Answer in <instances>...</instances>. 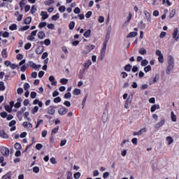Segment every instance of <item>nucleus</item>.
I'll list each match as a JSON object with an SVG mask.
<instances>
[{"mask_svg": "<svg viewBox=\"0 0 179 179\" xmlns=\"http://www.w3.org/2000/svg\"><path fill=\"white\" fill-rule=\"evenodd\" d=\"M174 69V57L173 56L169 55L168 57V66L166 67V73L167 75H170L171 73V71Z\"/></svg>", "mask_w": 179, "mask_h": 179, "instance_id": "f257e3e1", "label": "nucleus"}, {"mask_svg": "<svg viewBox=\"0 0 179 179\" xmlns=\"http://www.w3.org/2000/svg\"><path fill=\"white\" fill-rule=\"evenodd\" d=\"M1 153L3 155V156H5L6 157H9V148L6 147H1L0 148Z\"/></svg>", "mask_w": 179, "mask_h": 179, "instance_id": "f03ea898", "label": "nucleus"}, {"mask_svg": "<svg viewBox=\"0 0 179 179\" xmlns=\"http://www.w3.org/2000/svg\"><path fill=\"white\" fill-rule=\"evenodd\" d=\"M173 38L175 40V41H178L179 38V30L178 28H175L173 30V32L172 34Z\"/></svg>", "mask_w": 179, "mask_h": 179, "instance_id": "7ed1b4c3", "label": "nucleus"}, {"mask_svg": "<svg viewBox=\"0 0 179 179\" xmlns=\"http://www.w3.org/2000/svg\"><path fill=\"white\" fill-rule=\"evenodd\" d=\"M58 113L59 115H65L68 113V108L62 106V108L58 109Z\"/></svg>", "mask_w": 179, "mask_h": 179, "instance_id": "20e7f679", "label": "nucleus"}, {"mask_svg": "<svg viewBox=\"0 0 179 179\" xmlns=\"http://www.w3.org/2000/svg\"><path fill=\"white\" fill-rule=\"evenodd\" d=\"M94 45H87L85 46V54H88V52H90L91 51H93L94 50Z\"/></svg>", "mask_w": 179, "mask_h": 179, "instance_id": "39448f33", "label": "nucleus"}, {"mask_svg": "<svg viewBox=\"0 0 179 179\" xmlns=\"http://www.w3.org/2000/svg\"><path fill=\"white\" fill-rule=\"evenodd\" d=\"M107 50V45L103 44V47L101 50V59H103L106 55V50Z\"/></svg>", "mask_w": 179, "mask_h": 179, "instance_id": "423d86ee", "label": "nucleus"}, {"mask_svg": "<svg viewBox=\"0 0 179 179\" xmlns=\"http://www.w3.org/2000/svg\"><path fill=\"white\" fill-rule=\"evenodd\" d=\"M55 108H57L56 106H50L48 108V113L50 114V115H54V114H55Z\"/></svg>", "mask_w": 179, "mask_h": 179, "instance_id": "0eeeda50", "label": "nucleus"}, {"mask_svg": "<svg viewBox=\"0 0 179 179\" xmlns=\"http://www.w3.org/2000/svg\"><path fill=\"white\" fill-rule=\"evenodd\" d=\"M36 54L39 55L40 54H43L44 52V46H38L35 50Z\"/></svg>", "mask_w": 179, "mask_h": 179, "instance_id": "6e6552de", "label": "nucleus"}, {"mask_svg": "<svg viewBox=\"0 0 179 179\" xmlns=\"http://www.w3.org/2000/svg\"><path fill=\"white\" fill-rule=\"evenodd\" d=\"M0 137L3 138V139L9 138V136H8V134H6V131H5V130L0 131Z\"/></svg>", "mask_w": 179, "mask_h": 179, "instance_id": "1a4fd4ad", "label": "nucleus"}, {"mask_svg": "<svg viewBox=\"0 0 179 179\" xmlns=\"http://www.w3.org/2000/svg\"><path fill=\"white\" fill-rule=\"evenodd\" d=\"M166 122V120L162 118L161 121L155 124V128L159 129L161 127H163V124Z\"/></svg>", "mask_w": 179, "mask_h": 179, "instance_id": "9d476101", "label": "nucleus"}, {"mask_svg": "<svg viewBox=\"0 0 179 179\" xmlns=\"http://www.w3.org/2000/svg\"><path fill=\"white\" fill-rule=\"evenodd\" d=\"M144 15H145L146 20L148 22H151L152 17L150 16V13H149L148 10H144Z\"/></svg>", "mask_w": 179, "mask_h": 179, "instance_id": "9b49d317", "label": "nucleus"}, {"mask_svg": "<svg viewBox=\"0 0 179 179\" xmlns=\"http://www.w3.org/2000/svg\"><path fill=\"white\" fill-rule=\"evenodd\" d=\"M1 179H12V171H8L1 177Z\"/></svg>", "mask_w": 179, "mask_h": 179, "instance_id": "f8f14e48", "label": "nucleus"}, {"mask_svg": "<svg viewBox=\"0 0 179 179\" xmlns=\"http://www.w3.org/2000/svg\"><path fill=\"white\" fill-rule=\"evenodd\" d=\"M143 132H146V128H143L137 132H134L133 135H134V136H136V135L137 136L142 135V134H143Z\"/></svg>", "mask_w": 179, "mask_h": 179, "instance_id": "ddd939ff", "label": "nucleus"}, {"mask_svg": "<svg viewBox=\"0 0 179 179\" xmlns=\"http://www.w3.org/2000/svg\"><path fill=\"white\" fill-rule=\"evenodd\" d=\"M41 20H45V19H48V13L47 11H41Z\"/></svg>", "mask_w": 179, "mask_h": 179, "instance_id": "4468645a", "label": "nucleus"}, {"mask_svg": "<svg viewBox=\"0 0 179 179\" xmlns=\"http://www.w3.org/2000/svg\"><path fill=\"white\" fill-rule=\"evenodd\" d=\"M49 80L51 82L52 86H57V81L55 80V77L50 76L49 77Z\"/></svg>", "mask_w": 179, "mask_h": 179, "instance_id": "2eb2a0df", "label": "nucleus"}, {"mask_svg": "<svg viewBox=\"0 0 179 179\" xmlns=\"http://www.w3.org/2000/svg\"><path fill=\"white\" fill-rule=\"evenodd\" d=\"M38 37L40 38V40H43L45 38V33H44V31H40L38 33Z\"/></svg>", "mask_w": 179, "mask_h": 179, "instance_id": "dca6fc26", "label": "nucleus"}, {"mask_svg": "<svg viewBox=\"0 0 179 179\" xmlns=\"http://www.w3.org/2000/svg\"><path fill=\"white\" fill-rule=\"evenodd\" d=\"M171 118L173 122H177V115H176L174 114V112H173V111L171 112Z\"/></svg>", "mask_w": 179, "mask_h": 179, "instance_id": "f3484780", "label": "nucleus"}, {"mask_svg": "<svg viewBox=\"0 0 179 179\" xmlns=\"http://www.w3.org/2000/svg\"><path fill=\"white\" fill-rule=\"evenodd\" d=\"M1 57L3 58H8V50L6 49H3L1 51Z\"/></svg>", "mask_w": 179, "mask_h": 179, "instance_id": "a211bd4d", "label": "nucleus"}, {"mask_svg": "<svg viewBox=\"0 0 179 179\" xmlns=\"http://www.w3.org/2000/svg\"><path fill=\"white\" fill-rule=\"evenodd\" d=\"M29 65L33 69H36V70L37 69V64H36L33 61H29Z\"/></svg>", "mask_w": 179, "mask_h": 179, "instance_id": "6ab92c4d", "label": "nucleus"}, {"mask_svg": "<svg viewBox=\"0 0 179 179\" xmlns=\"http://www.w3.org/2000/svg\"><path fill=\"white\" fill-rule=\"evenodd\" d=\"M24 24H30V23H31V17H27L24 20Z\"/></svg>", "mask_w": 179, "mask_h": 179, "instance_id": "aec40b11", "label": "nucleus"}, {"mask_svg": "<svg viewBox=\"0 0 179 179\" xmlns=\"http://www.w3.org/2000/svg\"><path fill=\"white\" fill-rule=\"evenodd\" d=\"M136 36H138V32L136 31H132L130 32L128 36H127V38H129L131 37H136Z\"/></svg>", "mask_w": 179, "mask_h": 179, "instance_id": "412c9836", "label": "nucleus"}, {"mask_svg": "<svg viewBox=\"0 0 179 179\" xmlns=\"http://www.w3.org/2000/svg\"><path fill=\"white\" fill-rule=\"evenodd\" d=\"M6 89V87H5V83L3 81H0V91L3 92Z\"/></svg>", "mask_w": 179, "mask_h": 179, "instance_id": "4be33fe9", "label": "nucleus"}, {"mask_svg": "<svg viewBox=\"0 0 179 179\" xmlns=\"http://www.w3.org/2000/svg\"><path fill=\"white\" fill-rule=\"evenodd\" d=\"M14 148L15 149H16V150H20V149H22V144H20V143H15L14 145Z\"/></svg>", "mask_w": 179, "mask_h": 179, "instance_id": "5701e85b", "label": "nucleus"}, {"mask_svg": "<svg viewBox=\"0 0 179 179\" xmlns=\"http://www.w3.org/2000/svg\"><path fill=\"white\" fill-rule=\"evenodd\" d=\"M131 69H132V66L131 64H127L124 66V71H126V72H130Z\"/></svg>", "mask_w": 179, "mask_h": 179, "instance_id": "b1692460", "label": "nucleus"}, {"mask_svg": "<svg viewBox=\"0 0 179 179\" xmlns=\"http://www.w3.org/2000/svg\"><path fill=\"white\" fill-rule=\"evenodd\" d=\"M92 34V31L90 29L87 30L85 33H84V37H85L86 38L90 37V34Z\"/></svg>", "mask_w": 179, "mask_h": 179, "instance_id": "393cba45", "label": "nucleus"}, {"mask_svg": "<svg viewBox=\"0 0 179 179\" xmlns=\"http://www.w3.org/2000/svg\"><path fill=\"white\" fill-rule=\"evenodd\" d=\"M9 30L13 31V30H17V25L16 24H13L9 27Z\"/></svg>", "mask_w": 179, "mask_h": 179, "instance_id": "a878e982", "label": "nucleus"}, {"mask_svg": "<svg viewBox=\"0 0 179 179\" xmlns=\"http://www.w3.org/2000/svg\"><path fill=\"white\" fill-rule=\"evenodd\" d=\"M69 29L70 30H73V29H75V22H70V23L69 24Z\"/></svg>", "mask_w": 179, "mask_h": 179, "instance_id": "bb28decb", "label": "nucleus"}, {"mask_svg": "<svg viewBox=\"0 0 179 179\" xmlns=\"http://www.w3.org/2000/svg\"><path fill=\"white\" fill-rule=\"evenodd\" d=\"M166 141L168 142V145H171L173 142H174V139L171 136H167L166 137Z\"/></svg>", "mask_w": 179, "mask_h": 179, "instance_id": "cd10ccee", "label": "nucleus"}, {"mask_svg": "<svg viewBox=\"0 0 179 179\" xmlns=\"http://www.w3.org/2000/svg\"><path fill=\"white\" fill-rule=\"evenodd\" d=\"M73 94H75V96H79V94H80V90L78 88L74 89Z\"/></svg>", "mask_w": 179, "mask_h": 179, "instance_id": "c85d7f7f", "label": "nucleus"}, {"mask_svg": "<svg viewBox=\"0 0 179 179\" xmlns=\"http://www.w3.org/2000/svg\"><path fill=\"white\" fill-rule=\"evenodd\" d=\"M139 54H141V55H145V54H146V49L142 48H140L138 50Z\"/></svg>", "mask_w": 179, "mask_h": 179, "instance_id": "c756f323", "label": "nucleus"}, {"mask_svg": "<svg viewBox=\"0 0 179 179\" xmlns=\"http://www.w3.org/2000/svg\"><path fill=\"white\" fill-rule=\"evenodd\" d=\"M4 108L6 111H8V113H12V107H10L9 105L5 106Z\"/></svg>", "mask_w": 179, "mask_h": 179, "instance_id": "7c9ffc66", "label": "nucleus"}, {"mask_svg": "<svg viewBox=\"0 0 179 179\" xmlns=\"http://www.w3.org/2000/svg\"><path fill=\"white\" fill-rule=\"evenodd\" d=\"M47 26V22H40L38 27H39V29H43V27H45Z\"/></svg>", "mask_w": 179, "mask_h": 179, "instance_id": "2f4dec72", "label": "nucleus"}, {"mask_svg": "<svg viewBox=\"0 0 179 179\" xmlns=\"http://www.w3.org/2000/svg\"><path fill=\"white\" fill-rule=\"evenodd\" d=\"M158 61L160 64H163V62H164V57H163V55L158 57Z\"/></svg>", "mask_w": 179, "mask_h": 179, "instance_id": "473e14b6", "label": "nucleus"}, {"mask_svg": "<svg viewBox=\"0 0 179 179\" xmlns=\"http://www.w3.org/2000/svg\"><path fill=\"white\" fill-rule=\"evenodd\" d=\"M58 19H59V13H58L52 16V20H58Z\"/></svg>", "mask_w": 179, "mask_h": 179, "instance_id": "72a5a7b5", "label": "nucleus"}, {"mask_svg": "<svg viewBox=\"0 0 179 179\" xmlns=\"http://www.w3.org/2000/svg\"><path fill=\"white\" fill-rule=\"evenodd\" d=\"M176 15V8H173L169 13V17H174Z\"/></svg>", "mask_w": 179, "mask_h": 179, "instance_id": "f704fd0d", "label": "nucleus"}, {"mask_svg": "<svg viewBox=\"0 0 179 179\" xmlns=\"http://www.w3.org/2000/svg\"><path fill=\"white\" fill-rule=\"evenodd\" d=\"M60 83H62V85H67L68 84V79H66V78H62L60 80Z\"/></svg>", "mask_w": 179, "mask_h": 179, "instance_id": "c9c22d12", "label": "nucleus"}, {"mask_svg": "<svg viewBox=\"0 0 179 179\" xmlns=\"http://www.w3.org/2000/svg\"><path fill=\"white\" fill-rule=\"evenodd\" d=\"M91 65H92V61L88 60L87 62L85 63V68L87 69V68H89V66H90Z\"/></svg>", "mask_w": 179, "mask_h": 179, "instance_id": "e433bc0d", "label": "nucleus"}, {"mask_svg": "<svg viewBox=\"0 0 179 179\" xmlns=\"http://www.w3.org/2000/svg\"><path fill=\"white\" fill-rule=\"evenodd\" d=\"M24 50H30V48H31V43H27L24 45Z\"/></svg>", "mask_w": 179, "mask_h": 179, "instance_id": "4c0bfd02", "label": "nucleus"}, {"mask_svg": "<svg viewBox=\"0 0 179 179\" xmlns=\"http://www.w3.org/2000/svg\"><path fill=\"white\" fill-rule=\"evenodd\" d=\"M150 71H152V66H150V65H148L144 68V72L148 73Z\"/></svg>", "mask_w": 179, "mask_h": 179, "instance_id": "58836bf2", "label": "nucleus"}, {"mask_svg": "<svg viewBox=\"0 0 179 179\" xmlns=\"http://www.w3.org/2000/svg\"><path fill=\"white\" fill-rule=\"evenodd\" d=\"M80 172H76V173L73 174V178L75 179H78V178H80Z\"/></svg>", "mask_w": 179, "mask_h": 179, "instance_id": "ea45409f", "label": "nucleus"}, {"mask_svg": "<svg viewBox=\"0 0 179 179\" xmlns=\"http://www.w3.org/2000/svg\"><path fill=\"white\" fill-rule=\"evenodd\" d=\"M65 10H66V8L65 7V6H61L59 8V11L61 12L62 13L65 12Z\"/></svg>", "mask_w": 179, "mask_h": 179, "instance_id": "a19ab883", "label": "nucleus"}, {"mask_svg": "<svg viewBox=\"0 0 179 179\" xmlns=\"http://www.w3.org/2000/svg\"><path fill=\"white\" fill-rule=\"evenodd\" d=\"M58 129H59V127H58V126L57 127H55V129H53L51 131L52 135L57 134V132H58Z\"/></svg>", "mask_w": 179, "mask_h": 179, "instance_id": "79ce46f5", "label": "nucleus"}, {"mask_svg": "<svg viewBox=\"0 0 179 179\" xmlns=\"http://www.w3.org/2000/svg\"><path fill=\"white\" fill-rule=\"evenodd\" d=\"M38 111V106H34V108L31 109V113L36 114Z\"/></svg>", "mask_w": 179, "mask_h": 179, "instance_id": "37998d69", "label": "nucleus"}, {"mask_svg": "<svg viewBox=\"0 0 179 179\" xmlns=\"http://www.w3.org/2000/svg\"><path fill=\"white\" fill-rule=\"evenodd\" d=\"M61 101H62V99H61L60 96H57V97L55 98L53 100L54 103H61Z\"/></svg>", "mask_w": 179, "mask_h": 179, "instance_id": "c03bdc74", "label": "nucleus"}, {"mask_svg": "<svg viewBox=\"0 0 179 179\" xmlns=\"http://www.w3.org/2000/svg\"><path fill=\"white\" fill-rule=\"evenodd\" d=\"M43 44H45V45H50V44H51V40H50L49 38L45 39L43 41Z\"/></svg>", "mask_w": 179, "mask_h": 179, "instance_id": "a18cd8bd", "label": "nucleus"}, {"mask_svg": "<svg viewBox=\"0 0 179 179\" xmlns=\"http://www.w3.org/2000/svg\"><path fill=\"white\" fill-rule=\"evenodd\" d=\"M29 89H30V84H29L28 83H25L24 84V90H29Z\"/></svg>", "mask_w": 179, "mask_h": 179, "instance_id": "49530a36", "label": "nucleus"}, {"mask_svg": "<svg viewBox=\"0 0 179 179\" xmlns=\"http://www.w3.org/2000/svg\"><path fill=\"white\" fill-rule=\"evenodd\" d=\"M127 23H129V22H131V19H132V13H129V16H127Z\"/></svg>", "mask_w": 179, "mask_h": 179, "instance_id": "de8ad7c7", "label": "nucleus"}, {"mask_svg": "<svg viewBox=\"0 0 179 179\" xmlns=\"http://www.w3.org/2000/svg\"><path fill=\"white\" fill-rule=\"evenodd\" d=\"M27 3V0H21L20 2V6H24Z\"/></svg>", "mask_w": 179, "mask_h": 179, "instance_id": "09e8293b", "label": "nucleus"}, {"mask_svg": "<svg viewBox=\"0 0 179 179\" xmlns=\"http://www.w3.org/2000/svg\"><path fill=\"white\" fill-rule=\"evenodd\" d=\"M148 64H149V62H148V60H146V59L141 61V66H146V65H148Z\"/></svg>", "mask_w": 179, "mask_h": 179, "instance_id": "8fccbe9b", "label": "nucleus"}, {"mask_svg": "<svg viewBox=\"0 0 179 179\" xmlns=\"http://www.w3.org/2000/svg\"><path fill=\"white\" fill-rule=\"evenodd\" d=\"M36 149H37V150H41V149H43V144L41 143L36 144Z\"/></svg>", "mask_w": 179, "mask_h": 179, "instance_id": "3c124183", "label": "nucleus"}, {"mask_svg": "<svg viewBox=\"0 0 179 179\" xmlns=\"http://www.w3.org/2000/svg\"><path fill=\"white\" fill-rule=\"evenodd\" d=\"M52 2H51V1L50 0H45L44 1V4L46 6H50V5H52Z\"/></svg>", "mask_w": 179, "mask_h": 179, "instance_id": "603ef678", "label": "nucleus"}, {"mask_svg": "<svg viewBox=\"0 0 179 179\" xmlns=\"http://www.w3.org/2000/svg\"><path fill=\"white\" fill-rule=\"evenodd\" d=\"M66 179H73V177H72V172L71 171L67 172Z\"/></svg>", "mask_w": 179, "mask_h": 179, "instance_id": "864d4df0", "label": "nucleus"}, {"mask_svg": "<svg viewBox=\"0 0 179 179\" xmlns=\"http://www.w3.org/2000/svg\"><path fill=\"white\" fill-rule=\"evenodd\" d=\"M64 99H71V97H72V94H71V92H67L64 94Z\"/></svg>", "mask_w": 179, "mask_h": 179, "instance_id": "5fc2aeb1", "label": "nucleus"}, {"mask_svg": "<svg viewBox=\"0 0 179 179\" xmlns=\"http://www.w3.org/2000/svg\"><path fill=\"white\" fill-rule=\"evenodd\" d=\"M0 115H1V118H6V117H8V113L2 112L0 113Z\"/></svg>", "mask_w": 179, "mask_h": 179, "instance_id": "6e6d98bb", "label": "nucleus"}, {"mask_svg": "<svg viewBox=\"0 0 179 179\" xmlns=\"http://www.w3.org/2000/svg\"><path fill=\"white\" fill-rule=\"evenodd\" d=\"M131 142L133 145H135V146H136V145H138V138H132Z\"/></svg>", "mask_w": 179, "mask_h": 179, "instance_id": "4d7b16f0", "label": "nucleus"}, {"mask_svg": "<svg viewBox=\"0 0 179 179\" xmlns=\"http://www.w3.org/2000/svg\"><path fill=\"white\" fill-rule=\"evenodd\" d=\"M127 104H131L132 103V96L131 97L130 96L127 98L126 102Z\"/></svg>", "mask_w": 179, "mask_h": 179, "instance_id": "13d9d810", "label": "nucleus"}, {"mask_svg": "<svg viewBox=\"0 0 179 179\" xmlns=\"http://www.w3.org/2000/svg\"><path fill=\"white\" fill-rule=\"evenodd\" d=\"M159 80V76L158 74L155 75V77L152 79V83H156Z\"/></svg>", "mask_w": 179, "mask_h": 179, "instance_id": "bf43d9fd", "label": "nucleus"}, {"mask_svg": "<svg viewBox=\"0 0 179 179\" xmlns=\"http://www.w3.org/2000/svg\"><path fill=\"white\" fill-rule=\"evenodd\" d=\"M74 13H76V15L80 13V8H79V7H76L74 10H73Z\"/></svg>", "mask_w": 179, "mask_h": 179, "instance_id": "052dcab7", "label": "nucleus"}, {"mask_svg": "<svg viewBox=\"0 0 179 179\" xmlns=\"http://www.w3.org/2000/svg\"><path fill=\"white\" fill-rule=\"evenodd\" d=\"M37 10V8H36V7H34V6H32L31 8V13L32 15H34V13H36V11Z\"/></svg>", "mask_w": 179, "mask_h": 179, "instance_id": "680f3d73", "label": "nucleus"}, {"mask_svg": "<svg viewBox=\"0 0 179 179\" xmlns=\"http://www.w3.org/2000/svg\"><path fill=\"white\" fill-rule=\"evenodd\" d=\"M13 125H16V120H11L8 124V127H13Z\"/></svg>", "mask_w": 179, "mask_h": 179, "instance_id": "e2e57ef3", "label": "nucleus"}, {"mask_svg": "<svg viewBox=\"0 0 179 179\" xmlns=\"http://www.w3.org/2000/svg\"><path fill=\"white\" fill-rule=\"evenodd\" d=\"M47 57H48V52H45L43 53L41 59H45V58H47Z\"/></svg>", "mask_w": 179, "mask_h": 179, "instance_id": "0e129e2a", "label": "nucleus"}, {"mask_svg": "<svg viewBox=\"0 0 179 179\" xmlns=\"http://www.w3.org/2000/svg\"><path fill=\"white\" fill-rule=\"evenodd\" d=\"M30 96L31 99H36L37 93L36 92H31Z\"/></svg>", "mask_w": 179, "mask_h": 179, "instance_id": "69168bd1", "label": "nucleus"}, {"mask_svg": "<svg viewBox=\"0 0 179 179\" xmlns=\"http://www.w3.org/2000/svg\"><path fill=\"white\" fill-rule=\"evenodd\" d=\"M3 37L4 38H8V37H9V32L8 31L3 32Z\"/></svg>", "mask_w": 179, "mask_h": 179, "instance_id": "338daca9", "label": "nucleus"}, {"mask_svg": "<svg viewBox=\"0 0 179 179\" xmlns=\"http://www.w3.org/2000/svg\"><path fill=\"white\" fill-rule=\"evenodd\" d=\"M33 171H34V173H37L40 171V168H38V166H34L33 168Z\"/></svg>", "mask_w": 179, "mask_h": 179, "instance_id": "774afa93", "label": "nucleus"}]
</instances>
